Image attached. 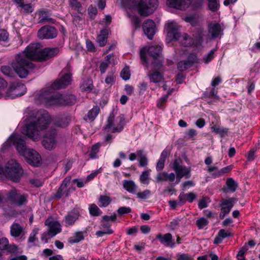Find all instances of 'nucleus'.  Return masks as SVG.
Returning a JSON list of instances; mask_svg holds the SVG:
<instances>
[{
  "label": "nucleus",
  "instance_id": "nucleus-8",
  "mask_svg": "<svg viewBox=\"0 0 260 260\" xmlns=\"http://www.w3.org/2000/svg\"><path fill=\"white\" fill-rule=\"evenodd\" d=\"M58 92H54L51 89L42 90L38 95V99L42 104L47 106L57 105L58 99Z\"/></svg>",
  "mask_w": 260,
  "mask_h": 260
},
{
  "label": "nucleus",
  "instance_id": "nucleus-42",
  "mask_svg": "<svg viewBox=\"0 0 260 260\" xmlns=\"http://www.w3.org/2000/svg\"><path fill=\"white\" fill-rule=\"evenodd\" d=\"M39 22H48L54 23L55 20L53 18H49L45 12H41L39 13Z\"/></svg>",
  "mask_w": 260,
  "mask_h": 260
},
{
  "label": "nucleus",
  "instance_id": "nucleus-57",
  "mask_svg": "<svg viewBox=\"0 0 260 260\" xmlns=\"http://www.w3.org/2000/svg\"><path fill=\"white\" fill-rule=\"evenodd\" d=\"M148 84L146 82L143 81L139 83L138 86L140 94H143L147 89Z\"/></svg>",
  "mask_w": 260,
  "mask_h": 260
},
{
  "label": "nucleus",
  "instance_id": "nucleus-13",
  "mask_svg": "<svg viewBox=\"0 0 260 260\" xmlns=\"http://www.w3.org/2000/svg\"><path fill=\"white\" fill-rule=\"evenodd\" d=\"M57 35L56 29L52 26H44L38 32V36L41 39H50L55 38Z\"/></svg>",
  "mask_w": 260,
  "mask_h": 260
},
{
  "label": "nucleus",
  "instance_id": "nucleus-56",
  "mask_svg": "<svg viewBox=\"0 0 260 260\" xmlns=\"http://www.w3.org/2000/svg\"><path fill=\"white\" fill-rule=\"evenodd\" d=\"M9 38V34L4 29H0V43L2 42H6Z\"/></svg>",
  "mask_w": 260,
  "mask_h": 260
},
{
  "label": "nucleus",
  "instance_id": "nucleus-53",
  "mask_svg": "<svg viewBox=\"0 0 260 260\" xmlns=\"http://www.w3.org/2000/svg\"><path fill=\"white\" fill-rule=\"evenodd\" d=\"M232 170V166H228L224 168H222L221 170L218 171L217 173L215 175V177H219L223 174L228 173Z\"/></svg>",
  "mask_w": 260,
  "mask_h": 260
},
{
  "label": "nucleus",
  "instance_id": "nucleus-22",
  "mask_svg": "<svg viewBox=\"0 0 260 260\" xmlns=\"http://www.w3.org/2000/svg\"><path fill=\"white\" fill-rule=\"evenodd\" d=\"M191 3V0H167V2L170 7L181 10L188 8Z\"/></svg>",
  "mask_w": 260,
  "mask_h": 260
},
{
  "label": "nucleus",
  "instance_id": "nucleus-14",
  "mask_svg": "<svg viewBox=\"0 0 260 260\" xmlns=\"http://www.w3.org/2000/svg\"><path fill=\"white\" fill-rule=\"evenodd\" d=\"M45 224L48 226L47 234L51 237L54 236L61 231L59 222L54 220L52 217H48L45 220Z\"/></svg>",
  "mask_w": 260,
  "mask_h": 260
},
{
  "label": "nucleus",
  "instance_id": "nucleus-3",
  "mask_svg": "<svg viewBox=\"0 0 260 260\" xmlns=\"http://www.w3.org/2000/svg\"><path fill=\"white\" fill-rule=\"evenodd\" d=\"M14 143L16 145L17 150L25 158L26 161L31 166H39L41 162V157L36 150L27 148L25 141L21 137L14 136L12 137Z\"/></svg>",
  "mask_w": 260,
  "mask_h": 260
},
{
  "label": "nucleus",
  "instance_id": "nucleus-7",
  "mask_svg": "<svg viewBox=\"0 0 260 260\" xmlns=\"http://www.w3.org/2000/svg\"><path fill=\"white\" fill-rule=\"evenodd\" d=\"M157 6V0H139L137 10L140 16L147 17L152 14Z\"/></svg>",
  "mask_w": 260,
  "mask_h": 260
},
{
  "label": "nucleus",
  "instance_id": "nucleus-60",
  "mask_svg": "<svg viewBox=\"0 0 260 260\" xmlns=\"http://www.w3.org/2000/svg\"><path fill=\"white\" fill-rule=\"evenodd\" d=\"M214 50H211L206 56L203 58L204 61L207 63L214 58Z\"/></svg>",
  "mask_w": 260,
  "mask_h": 260
},
{
  "label": "nucleus",
  "instance_id": "nucleus-41",
  "mask_svg": "<svg viewBox=\"0 0 260 260\" xmlns=\"http://www.w3.org/2000/svg\"><path fill=\"white\" fill-rule=\"evenodd\" d=\"M226 185L228 187V188L231 192H235L238 187V184L232 178H228L226 180Z\"/></svg>",
  "mask_w": 260,
  "mask_h": 260
},
{
  "label": "nucleus",
  "instance_id": "nucleus-4",
  "mask_svg": "<svg viewBox=\"0 0 260 260\" xmlns=\"http://www.w3.org/2000/svg\"><path fill=\"white\" fill-rule=\"evenodd\" d=\"M161 50L162 48L160 45L152 46L149 47H144L140 50L141 59L145 63H148L146 57L147 53L155 61H158V62H154V64L161 63L164 60L161 53Z\"/></svg>",
  "mask_w": 260,
  "mask_h": 260
},
{
  "label": "nucleus",
  "instance_id": "nucleus-44",
  "mask_svg": "<svg viewBox=\"0 0 260 260\" xmlns=\"http://www.w3.org/2000/svg\"><path fill=\"white\" fill-rule=\"evenodd\" d=\"M208 2V7L212 12H216L219 7L217 0H207Z\"/></svg>",
  "mask_w": 260,
  "mask_h": 260
},
{
  "label": "nucleus",
  "instance_id": "nucleus-27",
  "mask_svg": "<svg viewBox=\"0 0 260 260\" xmlns=\"http://www.w3.org/2000/svg\"><path fill=\"white\" fill-rule=\"evenodd\" d=\"M110 32V30L108 28L103 29L101 30L100 34L96 37V42L100 47H104L106 45Z\"/></svg>",
  "mask_w": 260,
  "mask_h": 260
},
{
  "label": "nucleus",
  "instance_id": "nucleus-63",
  "mask_svg": "<svg viewBox=\"0 0 260 260\" xmlns=\"http://www.w3.org/2000/svg\"><path fill=\"white\" fill-rule=\"evenodd\" d=\"M39 230L35 229L32 230V232L30 234L28 238V242L29 243H33L36 240V235L38 234Z\"/></svg>",
  "mask_w": 260,
  "mask_h": 260
},
{
  "label": "nucleus",
  "instance_id": "nucleus-20",
  "mask_svg": "<svg viewBox=\"0 0 260 260\" xmlns=\"http://www.w3.org/2000/svg\"><path fill=\"white\" fill-rule=\"evenodd\" d=\"M16 61V55H15V59L13 61H12L10 66H2L1 68V71L5 75L7 76L10 77H14L16 76V74H17L18 76L21 78H25L27 76H21L19 74L18 72L16 69L14 67L13 63H14Z\"/></svg>",
  "mask_w": 260,
  "mask_h": 260
},
{
  "label": "nucleus",
  "instance_id": "nucleus-31",
  "mask_svg": "<svg viewBox=\"0 0 260 260\" xmlns=\"http://www.w3.org/2000/svg\"><path fill=\"white\" fill-rule=\"evenodd\" d=\"M123 187L128 192L135 193L137 186L135 184L134 182L132 180H124L123 181Z\"/></svg>",
  "mask_w": 260,
  "mask_h": 260
},
{
  "label": "nucleus",
  "instance_id": "nucleus-19",
  "mask_svg": "<svg viewBox=\"0 0 260 260\" xmlns=\"http://www.w3.org/2000/svg\"><path fill=\"white\" fill-rule=\"evenodd\" d=\"M223 28L220 24L216 22H210L208 24L209 34L213 39H215L222 34Z\"/></svg>",
  "mask_w": 260,
  "mask_h": 260
},
{
  "label": "nucleus",
  "instance_id": "nucleus-51",
  "mask_svg": "<svg viewBox=\"0 0 260 260\" xmlns=\"http://www.w3.org/2000/svg\"><path fill=\"white\" fill-rule=\"evenodd\" d=\"M187 62L189 64L191 67L193 64L198 61V57L195 53H191L187 58Z\"/></svg>",
  "mask_w": 260,
  "mask_h": 260
},
{
  "label": "nucleus",
  "instance_id": "nucleus-52",
  "mask_svg": "<svg viewBox=\"0 0 260 260\" xmlns=\"http://www.w3.org/2000/svg\"><path fill=\"white\" fill-rule=\"evenodd\" d=\"M183 40L182 41L181 43L185 47L190 46L192 43L191 38L186 34L183 36Z\"/></svg>",
  "mask_w": 260,
  "mask_h": 260
},
{
  "label": "nucleus",
  "instance_id": "nucleus-16",
  "mask_svg": "<svg viewBox=\"0 0 260 260\" xmlns=\"http://www.w3.org/2000/svg\"><path fill=\"white\" fill-rule=\"evenodd\" d=\"M235 200L236 199L234 198L221 199L220 204V206L221 207L220 218L223 219L226 215L230 212L234 206Z\"/></svg>",
  "mask_w": 260,
  "mask_h": 260
},
{
  "label": "nucleus",
  "instance_id": "nucleus-33",
  "mask_svg": "<svg viewBox=\"0 0 260 260\" xmlns=\"http://www.w3.org/2000/svg\"><path fill=\"white\" fill-rule=\"evenodd\" d=\"M101 146V144L97 143L94 145H92L90 151L89 156L90 158L94 159L98 157V153L100 151V148Z\"/></svg>",
  "mask_w": 260,
  "mask_h": 260
},
{
  "label": "nucleus",
  "instance_id": "nucleus-6",
  "mask_svg": "<svg viewBox=\"0 0 260 260\" xmlns=\"http://www.w3.org/2000/svg\"><path fill=\"white\" fill-rule=\"evenodd\" d=\"M5 172L11 180L18 182L23 174V170L16 160L11 159L7 164Z\"/></svg>",
  "mask_w": 260,
  "mask_h": 260
},
{
  "label": "nucleus",
  "instance_id": "nucleus-29",
  "mask_svg": "<svg viewBox=\"0 0 260 260\" xmlns=\"http://www.w3.org/2000/svg\"><path fill=\"white\" fill-rule=\"evenodd\" d=\"M175 179V175L174 173H171L168 174L166 172H159L156 177L157 182H161L164 181H170L173 182Z\"/></svg>",
  "mask_w": 260,
  "mask_h": 260
},
{
  "label": "nucleus",
  "instance_id": "nucleus-64",
  "mask_svg": "<svg viewBox=\"0 0 260 260\" xmlns=\"http://www.w3.org/2000/svg\"><path fill=\"white\" fill-rule=\"evenodd\" d=\"M177 259V260H191V256L188 254L183 253L179 255Z\"/></svg>",
  "mask_w": 260,
  "mask_h": 260
},
{
  "label": "nucleus",
  "instance_id": "nucleus-48",
  "mask_svg": "<svg viewBox=\"0 0 260 260\" xmlns=\"http://www.w3.org/2000/svg\"><path fill=\"white\" fill-rule=\"evenodd\" d=\"M151 194L150 190L148 189H146L143 191L138 192L137 193V197L138 198L145 200L147 199Z\"/></svg>",
  "mask_w": 260,
  "mask_h": 260
},
{
  "label": "nucleus",
  "instance_id": "nucleus-12",
  "mask_svg": "<svg viewBox=\"0 0 260 260\" xmlns=\"http://www.w3.org/2000/svg\"><path fill=\"white\" fill-rule=\"evenodd\" d=\"M56 134V131L54 129H51L46 132L42 142V145L46 149L51 150L55 147Z\"/></svg>",
  "mask_w": 260,
  "mask_h": 260
},
{
  "label": "nucleus",
  "instance_id": "nucleus-17",
  "mask_svg": "<svg viewBox=\"0 0 260 260\" xmlns=\"http://www.w3.org/2000/svg\"><path fill=\"white\" fill-rule=\"evenodd\" d=\"M166 30L167 37L170 38V40H177L180 37L179 26L175 22H168L166 24Z\"/></svg>",
  "mask_w": 260,
  "mask_h": 260
},
{
  "label": "nucleus",
  "instance_id": "nucleus-10",
  "mask_svg": "<svg viewBox=\"0 0 260 260\" xmlns=\"http://www.w3.org/2000/svg\"><path fill=\"white\" fill-rule=\"evenodd\" d=\"M157 68L149 71L147 73L150 82L156 84L165 83V78L162 71L164 66L162 63L154 64Z\"/></svg>",
  "mask_w": 260,
  "mask_h": 260
},
{
  "label": "nucleus",
  "instance_id": "nucleus-38",
  "mask_svg": "<svg viewBox=\"0 0 260 260\" xmlns=\"http://www.w3.org/2000/svg\"><path fill=\"white\" fill-rule=\"evenodd\" d=\"M99 206L106 207L111 202V199L107 196H100L99 199Z\"/></svg>",
  "mask_w": 260,
  "mask_h": 260
},
{
  "label": "nucleus",
  "instance_id": "nucleus-35",
  "mask_svg": "<svg viewBox=\"0 0 260 260\" xmlns=\"http://www.w3.org/2000/svg\"><path fill=\"white\" fill-rule=\"evenodd\" d=\"M69 5L72 9L75 10L78 13H82V6L78 0H69Z\"/></svg>",
  "mask_w": 260,
  "mask_h": 260
},
{
  "label": "nucleus",
  "instance_id": "nucleus-30",
  "mask_svg": "<svg viewBox=\"0 0 260 260\" xmlns=\"http://www.w3.org/2000/svg\"><path fill=\"white\" fill-rule=\"evenodd\" d=\"M23 232V228L17 223H14L11 226L10 234L12 236L18 237Z\"/></svg>",
  "mask_w": 260,
  "mask_h": 260
},
{
  "label": "nucleus",
  "instance_id": "nucleus-58",
  "mask_svg": "<svg viewBox=\"0 0 260 260\" xmlns=\"http://www.w3.org/2000/svg\"><path fill=\"white\" fill-rule=\"evenodd\" d=\"M218 235L219 237L223 239L226 237H231L232 234L230 232L226 231L224 229H221L218 232Z\"/></svg>",
  "mask_w": 260,
  "mask_h": 260
},
{
  "label": "nucleus",
  "instance_id": "nucleus-24",
  "mask_svg": "<svg viewBox=\"0 0 260 260\" xmlns=\"http://www.w3.org/2000/svg\"><path fill=\"white\" fill-rule=\"evenodd\" d=\"M156 238L159 240L161 244L166 247L173 248L175 246V242L171 233H166L164 235L160 233L158 234Z\"/></svg>",
  "mask_w": 260,
  "mask_h": 260
},
{
  "label": "nucleus",
  "instance_id": "nucleus-21",
  "mask_svg": "<svg viewBox=\"0 0 260 260\" xmlns=\"http://www.w3.org/2000/svg\"><path fill=\"white\" fill-rule=\"evenodd\" d=\"M155 24L154 22L151 19H147L144 21L142 28L144 34L149 39H152L155 34Z\"/></svg>",
  "mask_w": 260,
  "mask_h": 260
},
{
  "label": "nucleus",
  "instance_id": "nucleus-54",
  "mask_svg": "<svg viewBox=\"0 0 260 260\" xmlns=\"http://www.w3.org/2000/svg\"><path fill=\"white\" fill-rule=\"evenodd\" d=\"M88 11L90 19H94L98 13L97 9L90 5L88 9Z\"/></svg>",
  "mask_w": 260,
  "mask_h": 260
},
{
  "label": "nucleus",
  "instance_id": "nucleus-11",
  "mask_svg": "<svg viewBox=\"0 0 260 260\" xmlns=\"http://www.w3.org/2000/svg\"><path fill=\"white\" fill-rule=\"evenodd\" d=\"M71 181V177L70 176L67 177L64 179L54 194L55 198L60 199L62 197L67 198L70 195L71 192L75 189V187L69 186Z\"/></svg>",
  "mask_w": 260,
  "mask_h": 260
},
{
  "label": "nucleus",
  "instance_id": "nucleus-55",
  "mask_svg": "<svg viewBox=\"0 0 260 260\" xmlns=\"http://www.w3.org/2000/svg\"><path fill=\"white\" fill-rule=\"evenodd\" d=\"M132 212V209L130 207H121L117 210V213L120 216L125 214L129 213Z\"/></svg>",
  "mask_w": 260,
  "mask_h": 260
},
{
  "label": "nucleus",
  "instance_id": "nucleus-36",
  "mask_svg": "<svg viewBox=\"0 0 260 260\" xmlns=\"http://www.w3.org/2000/svg\"><path fill=\"white\" fill-rule=\"evenodd\" d=\"M84 238L83 233L82 232H78L75 233L74 236L69 239V242L71 244L78 243L83 240Z\"/></svg>",
  "mask_w": 260,
  "mask_h": 260
},
{
  "label": "nucleus",
  "instance_id": "nucleus-37",
  "mask_svg": "<svg viewBox=\"0 0 260 260\" xmlns=\"http://www.w3.org/2000/svg\"><path fill=\"white\" fill-rule=\"evenodd\" d=\"M93 87L92 81L90 79H87L84 81L80 86L82 90L87 92H90Z\"/></svg>",
  "mask_w": 260,
  "mask_h": 260
},
{
  "label": "nucleus",
  "instance_id": "nucleus-26",
  "mask_svg": "<svg viewBox=\"0 0 260 260\" xmlns=\"http://www.w3.org/2000/svg\"><path fill=\"white\" fill-rule=\"evenodd\" d=\"M0 250H5L10 253H16L18 247L15 244H10L6 238L0 239Z\"/></svg>",
  "mask_w": 260,
  "mask_h": 260
},
{
  "label": "nucleus",
  "instance_id": "nucleus-34",
  "mask_svg": "<svg viewBox=\"0 0 260 260\" xmlns=\"http://www.w3.org/2000/svg\"><path fill=\"white\" fill-rule=\"evenodd\" d=\"M89 212L92 216H99L102 214V211L95 204H91L89 205Z\"/></svg>",
  "mask_w": 260,
  "mask_h": 260
},
{
  "label": "nucleus",
  "instance_id": "nucleus-49",
  "mask_svg": "<svg viewBox=\"0 0 260 260\" xmlns=\"http://www.w3.org/2000/svg\"><path fill=\"white\" fill-rule=\"evenodd\" d=\"M171 94L170 92H168L167 94L160 98L157 103V107L159 108H162L164 104L167 102L168 97Z\"/></svg>",
  "mask_w": 260,
  "mask_h": 260
},
{
  "label": "nucleus",
  "instance_id": "nucleus-28",
  "mask_svg": "<svg viewBox=\"0 0 260 260\" xmlns=\"http://www.w3.org/2000/svg\"><path fill=\"white\" fill-rule=\"evenodd\" d=\"M197 198V195L192 192L188 193H181L178 196L179 204L181 206L186 202H192Z\"/></svg>",
  "mask_w": 260,
  "mask_h": 260
},
{
  "label": "nucleus",
  "instance_id": "nucleus-50",
  "mask_svg": "<svg viewBox=\"0 0 260 260\" xmlns=\"http://www.w3.org/2000/svg\"><path fill=\"white\" fill-rule=\"evenodd\" d=\"M120 76L124 80H128L131 76L129 68L128 67L124 68L120 73Z\"/></svg>",
  "mask_w": 260,
  "mask_h": 260
},
{
  "label": "nucleus",
  "instance_id": "nucleus-25",
  "mask_svg": "<svg viewBox=\"0 0 260 260\" xmlns=\"http://www.w3.org/2000/svg\"><path fill=\"white\" fill-rule=\"evenodd\" d=\"M80 215V211L78 209H74L64 217L66 226H72L75 221L77 220Z\"/></svg>",
  "mask_w": 260,
  "mask_h": 260
},
{
  "label": "nucleus",
  "instance_id": "nucleus-43",
  "mask_svg": "<svg viewBox=\"0 0 260 260\" xmlns=\"http://www.w3.org/2000/svg\"><path fill=\"white\" fill-rule=\"evenodd\" d=\"M129 18L132 25L135 27V29L140 27L141 21L140 18L136 15H129Z\"/></svg>",
  "mask_w": 260,
  "mask_h": 260
},
{
  "label": "nucleus",
  "instance_id": "nucleus-62",
  "mask_svg": "<svg viewBox=\"0 0 260 260\" xmlns=\"http://www.w3.org/2000/svg\"><path fill=\"white\" fill-rule=\"evenodd\" d=\"M110 64L108 62L102 61L99 66V69L101 74H104L106 72V70L108 68Z\"/></svg>",
  "mask_w": 260,
  "mask_h": 260
},
{
  "label": "nucleus",
  "instance_id": "nucleus-23",
  "mask_svg": "<svg viewBox=\"0 0 260 260\" xmlns=\"http://www.w3.org/2000/svg\"><path fill=\"white\" fill-rule=\"evenodd\" d=\"M58 96L57 105H72L76 102V98L73 94H61L58 93Z\"/></svg>",
  "mask_w": 260,
  "mask_h": 260
},
{
  "label": "nucleus",
  "instance_id": "nucleus-40",
  "mask_svg": "<svg viewBox=\"0 0 260 260\" xmlns=\"http://www.w3.org/2000/svg\"><path fill=\"white\" fill-rule=\"evenodd\" d=\"M100 111V109L98 106H94L91 109L87 114V117L89 120L92 121L97 116Z\"/></svg>",
  "mask_w": 260,
  "mask_h": 260
},
{
  "label": "nucleus",
  "instance_id": "nucleus-5",
  "mask_svg": "<svg viewBox=\"0 0 260 260\" xmlns=\"http://www.w3.org/2000/svg\"><path fill=\"white\" fill-rule=\"evenodd\" d=\"M125 124L123 115H120L115 118L113 113H111L107 119V124L105 126V131L112 133L121 132Z\"/></svg>",
  "mask_w": 260,
  "mask_h": 260
},
{
  "label": "nucleus",
  "instance_id": "nucleus-32",
  "mask_svg": "<svg viewBox=\"0 0 260 260\" xmlns=\"http://www.w3.org/2000/svg\"><path fill=\"white\" fill-rule=\"evenodd\" d=\"M54 124L56 126L65 127L69 124V119L67 117H59L54 120Z\"/></svg>",
  "mask_w": 260,
  "mask_h": 260
},
{
  "label": "nucleus",
  "instance_id": "nucleus-15",
  "mask_svg": "<svg viewBox=\"0 0 260 260\" xmlns=\"http://www.w3.org/2000/svg\"><path fill=\"white\" fill-rule=\"evenodd\" d=\"M117 219V215L113 213L111 216L104 215L102 217L100 222V229H103L107 232H110V234L114 233V231L111 229L112 222H114Z\"/></svg>",
  "mask_w": 260,
  "mask_h": 260
},
{
  "label": "nucleus",
  "instance_id": "nucleus-47",
  "mask_svg": "<svg viewBox=\"0 0 260 260\" xmlns=\"http://www.w3.org/2000/svg\"><path fill=\"white\" fill-rule=\"evenodd\" d=\"M190 67L191 66L186 60L180 61L177 64V68L180 71H184Z\"/></svg>",
  "mask_w": 260,
  "mask_h": 260
},
{
  "label": "nucleus",
  "instance_id": "nucleus-59",
  "mask_svg": "<svg viewBox=\"0 0 260 260\" xmlns=\"http://www.w3.org/2000/svg\"><path fill=\"white\" fill-rule=\"evenodd\" d=\"M86 48L88 51L94 52L96 51V48L93 43L89 40L86 41Z\"/></svg>",
  "mask_w": 260,
  "mask_h": 260
},
{
  "label": "nucleus",
  "instance_id": "nucleus-18",
  "mask_svg": "<svg viewBox=\"0 0 260 260\" xmlns=\"http://www.w3.org/2000/svg\"><path fill=\"white\" fill-rule=\"evenodd\" d=\"M71 75L69 73L66 74L60 79L55 81L52 83L50 87L52 89L57 90L65 88L67 85L71 84Z\"/></svg>",
  "mask_w": 260,
  "mask_h": 260
},
{
  "label": "nucleus",
  "instance_id": "nucleus-61",
  "mask_svg": "<svg viewBox=\"0 0 260 260\" xmlns=\"http://www.w3.org/2000/svg\"><path fill=\"white\" fill-rule=\"evenodd\" d=\"M115 77L113 74L108 75L105 78V83L108 85H112L114 83Z\"/></svg>",
  "mask_w": 260,
  "mask_h": 260
},
{
  "label": "nucleus",
  "instance_id": "nucleus-1",
  "mask_svg": "<svg viewBox=\"0 0 260 260\" xmlns=\"http://www.w3.org/2000/svg\"><path fill=\"white\" fill-rule=\"evenodd\" d=\"M41 47L40 43H31L22 52L16 55V61L13 63V66L20 76H28L30 70L35 68L31 61H46L57 55L59 51L58 47L46 48L39 50Z\"/></svg>",
  "mask_w": 260,
  "mask_h": 260
},
{
  "label": "nucleus",
  "instance_id": "nucleus-46",
  "mask_svg": "<svg viewBox=\"0 0 260 260\" xmlns=\"http://www.w3.org/2000/svg\"><path fill=\"white\" fill-rule=\"evenodd\" d=\"M149 175L150 173L149 171H146L142 172V174L140 176V182L144 184H148Z\"/></svg>",
  "mask_w": 260,
  "mask_h": 260
},
{
  "label": "nucleus",
  "instance_id": "nucleus-2",
  "mask_svg": "<svg viewBox=\"0 0 260 260\" xmlns=\"http://www.w3.org/2000/svg\"><path fill=\"white\" fill-rule=\"evenodd\" d=\"M36 116L37 117V121L30 122L22 130L23 134L27 136L34 141L38 140L40 131L45 129L51 120L48 112L44 110L38 111Z\"/></svg>",
  "mask_w": 260,
  "mask_h": 260
},
{
  "label": "nucleus",
  "instance_id": "nucleus-39",
  "mask_svg": "<svg viewBox=\"0 0 260 260\" xmlns=\"http://www.w3.org/2000/svg\"><path fill=\"white\" fill-rule=\"evenodd\" d=\"M139 3V0H123L122 4L123 5L129 8V9H132L134 8H136L137 9L138 7V4Z\"/></svg>",
  "mask_w": 260,
  "mask_h": 260
},
{
  "label": "nucleus",
  "instance_id": "nucleus-9",
  "mask_svg": "<svg viewBox=\"0 0 260 260\" xmlns=\"http://www.w3.org/2000/svg\"><path fill=\"white\" fill-rule=\"evenodd\" d=\"M182 164L183 161L179 157L176 158L173 163V169L176 173L177 178L179 179L178 182L184 177L189 178L191 176L190 168L183 166Z\"/></svg>",
  "mask_w": 260,
  "mask_h": 260
},
{
  "label": "nucleus",
  "instance_id": "nucleus-45",
  "mask_svg": "<svg viewBox=\"0 0 260 260\" xmlns=\"http://www.w3.org/2000/svg\"><path fill=\"white\" fill-rule=\"evenodd\" d=\"M208 220L204 217L200 218L196 221L197 226L199 230L203 229L208 225Z\"/></svg>",
  "mask_w": 260,
  "mask_h": 260
}]
</instances>
